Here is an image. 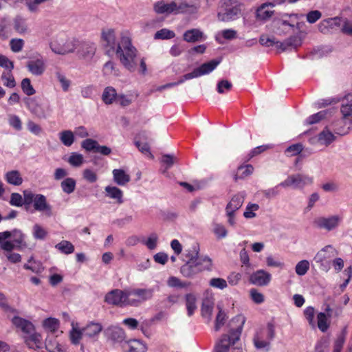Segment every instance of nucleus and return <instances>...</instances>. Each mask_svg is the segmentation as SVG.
<instances>
[{
    "mask_svg": "<svg viewBox=\"0 0 352 352\" xmlns=\"http://www.w3.org/2000/svg\"><path fill=\"white\" fill-rule=\"evenodd\" d=\"M50 46L52 52L58 54L71 53L76 48L74 41L69 39L64 34L54 37Z\"/></svg>",
    "mask_w": 352,
    "mask_h": 352,
    "instance_id": "obj_4",
    "label": "nucleus"
},
{
    "mask_svg": "<svg viewBox=\"0 0 352 352\" xmlns=\"http://www.w3.org/2000/svg\"><path fill=\"white\" fill-rule=\"evenodd\" d=\"M104 300L109 305H116L119 307L130 306L135 305L136 301L129 300V291L113 289L108 292L104 298Z\"/></svg>",
    "mask_w": 352,
    "mask_h": 352,
    "instance_id": "obj_5",
    "label": "nucleus"
},
{
    "mask_svg": "<svg viewBox=\"0 0 352 352\" xmlns=\"http://www.w3.org/2000/svg\"><path fill=\"white\" fill-rule=\"evenodd\" d=\"M274 336V326L272 323H268L265 329H261L256 333L253 339L254 344L257 349L267 348Z\"/></svg>",
    "mask_w": 352,
    "mask_h": 352,
    "instance_id": "obj_6",
    "label": "nucleus"
},
{
    "mask_svg": "<svg viewBox=\"0 0 352 352\" xmlns=\"http://www.w3.org/2000/svg\"><path fill=\"white\" fill-rule=\"evenodd\" d=\"M309 270V262L307 260L299 261L295 267V272L298 276H304Z\"/></svg>",
    "mask_w": 352,
    "mask_h": 352,
    "instance_id": "obj_54",
    "label": "nucleus"
},
{
    "mask_svg": "<svg viewBox=\"0 0 352 352\" xmlns=\"http://www.w3.org/2000/svg\"><path fill=\"white\" fill-rule=\"evenodd\" d=\"M206 36L199 29L193 28L186 31L183 34V39L188 43H195L206 40Z\"/></svg>",
    "mask_w": 352,
    "mask_h": 352,
    "instance_id": "obj_24",
    "label": "nucleus"
},
{
    "mask_svg": "<svg viewBox=\"0 0 352 352\" xmlns=\"http://www.w3.org/2000/svg\"><path fill=\"white\" fill-rule=\"evenodd\" d=\"M193 262L195 263L199 272L204 270H209L212 266V260L208 256L200 257L197 255L194 258Z\"/></svg>",
    "mask_w": 352,
    "mask_h": 352,
    "instance_id": "obj_35",
    "label": "nucleus"
},
{
    "mask_svg": "<svg viewBox=\"0 0 352 352\" xmlns=\"http://www.w3.org/2000/svg\"><path fill=\"white\" fill-rule=\"evenodd\" d=\"M102 72L103 74L106 76H120V70L116 67L114 63L112 61H108L104 65Z\"/></svg>",
    "mask_w": 352,
    "mask_h": 352,
    "instance_id": "obj_50",
    "label": "nucleus"
},
{
    "mask_svg": "<svg viewBox=\"0 0 352 352\" xmlns=\"http://www.w3.org/2000/svg\"><path fill=\"white\" fill-rule=\"evenodd\" d=\"M129 291V300L136 301L135 305L130 306L137 307L141 302L151 299L153 296V288H137Z\"/></svg>",
    "mask_w": 352,
    "mask_h": 352,
    "instance_id": "obj_9",
    "label": "nucleus"
},
{
    "mask_svg": "<svg viewBox=\"0 0 352 352\" xmlns=\"http://www.w3.org/2000/svg\"><path fill=\"white\" fill-rule=\"evenodd\" d=\"M342 221L339 215H333L328 217H320L314 219V224L318 228L331 231L336 229Z\"/></svg>",
    "mask_w": 352,
    "mask_h": 352,
    "instance_id": "obj_11",
    "label": "nucleus"
},
{
    "mask_svg": "<svg viewBox=\"0 0 352 352\" xmlns=\"http://www.w3.org/2000/svg\"><path fill=\"white\" fill-rule=\"evenodd\" d=\"M21 89L28 96H32L35 94V89L31 85L30 80L28 78L23 79L21 82Z\"/></svg>",
    "mask_w": 352,
    "mask_h": 352,
    "instance_id": "obj_63",
    "label": "nucleus"
},
{
    "mask_svg": "<svg viewBox=\"0 0 352 352\" xmlns=\"http://www.w3.org/2000/svg\"><path fill=\"white\" fill-rule=\"evenodd\" d=\"M153 8L156 13L160 14H177L176 0L170 2L157 1L154 4Z\"/></svg>",
    "mask_w": 352,
    "mask_h": 352,
    "instance_id": "obj_15",
    "label": "nucleus"
},
{
    "mask_svg": "<svg viewBox=\"0 0 352 352\" xmlns=\"http://www.w3.org/2000/svg\"><path fill=\"white\" fill-rule=\"evenodd\" d=\"M118 94L116 90L113 87H107L102 93V100L106 104H111L116 102Z\"/></svg>",
    "mask_w": 352,
    "mask_h": 352,
    "instance_id": "obj_36",
    "label": "nucleus"
},
{
    "mask_svg": "<svg viewBox=\"0 0 352 352\" xmlns=\"http://www.w3.org/2000/svg\"><path fill=\"white\" fill-rule=\"evenodd\" d=\"M67 162L74 167H80L84 163L83 155L80 153L73 152L67 159Z\"/></svg>",
    "mask_w": 352,
    "mask_h": 352,
    "instance_id": "obj_49",
    "label": "nucleus"
},
{
    "mask_svg": "<svg viewBox=\"0 0 352 352\" xmlns=\"http://www.w3.org/2000/svg\"><path fill=\"white\" fill-rule=\"evenodd\" d=\"M303 150V145L297 143L288 146L285 151V155L287 157H293L300 154Z\"/></svg>",
    "mask_w": 352,
    "mask_h": 352,
    "instance_id": "obj_53",
    "label": "nucleus"
},
{
    "mask_svg": "<svg viewBox=\"0 0 352 352\" xmlns=\"http://www.w3.org/2000/svg\"><path fill=\"white\" fill-rule=\"evenodd\" d=\"M245 322V318L243 315H237L232 319L229 334L223 335L217 342L215 352H228L230 347L239 340Z\"/></svg>",
    "mask_w": 352,
    "mask_h": 352,
    "instance_id": "obj_2",
    "label": "nucleus"
},
{
    "mask_svg": "<svg viewBox=\"0 0 352 352\" xmlns=\"http://www.w3.org/2000/svg\"><path fill=\"white\" fill-rule=\"evenodd\" d=\"M272 276L270 273L263 270H257L250 277V282L257 286H265L271 280Z\"/></svg>",
    "mask_w": 352,
    "mask_h": 352,
    "instance_id": "obj_17",
    "label": "nucleus"
},
{
    "mask_svg": "<svg viewBox=\"0 0 352 352\" xmlns=\"http://www.w3.org/2000/svg\"><path fill=\"white\" fill-rule=\"evenodd\" d=\"M219 63L220 61L217 60H212L208 63H204L200 67L194 69L192 72L184 75L177 82H170L158 87L157 88V91H161L165 89H168L179 85L183 83L185 80L208 74L212 72Z\"/></svg>",
    "mask_w": 352,
    "mask_h": 352,
    "instance_id": "obj_3",
    "label": "nucleus"
},
{
    "mask_svg": "<svg viewBox=\"0 0 352 352\" xmlns=\"http://www.w3.org/2000/svg\"><path fill=\"white\" fill-rule=\"evenodd\" d=\"M43 325L46 330L55 332L59 327V321L54 318H48L43 320Z\"/></svg>",
    "mask_w": 352,
    "mask_h": 352,
    "instance_id": "obj_51",
    "label": "nucleus"
},
{
    "mask_svg": "<svg viewBox=\"0 0 352 352\" xmlns=\"http://www.w3.org/2000/svg\"><path fill=\"white\" fill-rule=\"evenodd\" d=\"M336 140L334 134L327 129H324L320 132L317 135V142L320 145L328 146Z\"/></svg>",
    "mask_w": 352,
    "mask_h": 352,
    "instance_id": "obj_32",
    "label": "nucleus"
},
{
    "mask_svg": "<svg viewBox=\"0 0 352 352\" xmlns=\"http://www.w3.org/2000/svg\"><path fill=\"white\" fill-rule=\"evenodd\" d=\"M6 182L13 186H20L23 183V178L19 170H12L8 171L4 176Z\"/></svg>",
    "mask_w": 352,
    "mask_h": 352,
    "instance_id": "obj_31",
    "label": "nucleus"
},
{
    "mask_svg": "<svg viewBox=\"0 0 352 352\" xmlns=\"http://www.w3.org/2000/svg\"><path fill=\"white\" fill-rule=\"evenodd\" d=\"M106 336L116 342H121L125 339L124 330L117 326H111L104 331Z\"/></svg>",
    "mask_w": 352,
    "mask_h": 352,
    "instance_id": "obj_22",
    "label": "nucleus"
},
{
    "mask_svg": "<svg viewBox=\"0 0 352 352\" xmlns=\"http://www.w3.org/2000/svg\"><path fill=\"white\" fill-rule=\"evenodd\" d=\"M219 312L216 317L214 329L218 331L221 327L225 324L226 320V314L223 310L218 307Z\"/></svg>",
    "mask_w": 352,
    "mask_h": 352,
    "instance_id": "obj_58",
    "label": "nucleus"
},
{
    "mask_svg": "<svg viewBox=\"0 0 352 352\" xmlns=\"http://www.w3.org/2000/svg\"><path fill=\"white\" fill-rule=\"evenodd\" d=\"M240 12L241 10L236 6H226L221 8L217 16L219 21L226 22L238 18Z\"/></svg>",
    "mask_w": 352,
    "mask_h": 352,
    "instance_id": "obj_13",
    "label": "nucleus"
},
{
    "mask_svg": "<svg viewBox=\"0 0 352 352\" xmlns=\"http://www.w3.org/2000/svg\"><path fill=\"white\" fill-rule=\"evenodd\" d=\"M214 307V301L212 298H205L201 306V314L204 317L210 319Z\"/></svg>",
    "mask_w": 352,
    "mask_h": 352,
    "instance_id": "obj_43",
    "label": "nucleus"
},
{
    "mask_svg": "<svg viewBox=\"0 0 352 352\" xmlns=\"http://www.w3.org/2000/svg\"><path fill=\"white\" fill-rule=\"evenodd\" d=\"M236 37V32L232 29H226L218 32L215 36L216 41L219 43H223L222 38L232 40Z\"/></svg>",
    "mask_w": 352,
    "mask_h": 352,
    "instance_id": "obj_39",
    "label": "nucleus"
},
{
    "mask_svg": "<svg viewBox=\"0 0 352 352\" xmlns=\"http://www.w3.org/2000/svg\"><path fill=\"white\" fill-rule=\"evenodd\" d=\"M129 352H146L147 347L145 344L138 340H130L127 343Z\"/></svg>",
    "mask_w": 352,
    "mask_h": 352,
    "instance_id": "obj_41",
    "label": "nucleus"
},
{
    "mask_svg": "<svg viewBox=\"0 0 352 352\" xmlns=\"http://www.w3.org/2000/svg\"><path fill=\"white\" fill-rule=\"evenodd\" d=\"M313 182V178L303 174H293L287 177L279 186L283 188L292 187L295 189H302L305 186L310 185Z\"/></svg>",
    "mask_w": 352,
    "mask_h": 352,
    "instance_id": "obj_7",
    "label": "nucleus"
},
{
    "mask_svg": "<svg viewBox=\"0 0 352 352\" xmlns=\"http://www.w3.org/2000/svg\"><path fill=\"white\" fill-rule=\"evenodd\" d=\"M300 45V40L297 36H291L283 43H279L280 48L283 51L288 50L289 47L296 49Z\"/></svg>",
    "mask_w": 352,
    "mask_h": 352,
    "instance_id": "obj_47",
    "label": "nucleus"
},
{
    "mask_svg": "<svg viewBox=\"0 0 352 352\" xmlns=\"http://www.w3.org/2000/svg\"><path fill=\"white\" fill-rule=\"evenodd\" d=\"M55 248L65 254H69L74 252V246L68 241L63 240L55 245Z\"/></svg>",
    "mask_w": 352,
    "mask_h": 352,
    "instance_id": "obj_46",
    "label": "nucleus"
},
{
    "mask_svg": "<svg viewBox=\"0 0 352 352\" xmlns=\"http://www.w3.org/2000/svg\"><path fill=\"white\" fill-rule=\"evenodd\" d=\"M244 196L242 194L235 195L228 204L226 210H229L230 213L235 212L242 206Z\"/></svg>",
    "mask_w": 352,
    "mask_h": 352,
    "instance_id": "obj_33",
    "label": "nucleus"
},
{
    "mask_svg": "<svg viewBox=\"0 0 352 352\" xmlns=\"http://www.w3.org/2000/svg\"><path fill=\"white\" fill-rule=\"evenodd\" d=\"M76 182L72 177H66L60 182V188L67 195L73 193L76 189Z\"/></svg>",
    "mask_w": 352,
    "mask_h": 352,
    "instance_id": "obj_37",
    "label": "nucleus"
},
{
    "mask_svg": "<svg viewBox=\"0 0 352 352\" xmlns=\"http://www.w3.org/2000/svg\"><path fill=\"white\" fill-rule=\"evenodd\" d=\"M5 235L2 236V241L1 244L8 241L9 238H12V241H9L10 243H12L14 248H16V250H21L28 247V245L25 242V234L22 232L21 230L14 229L11 231H4L1 232Z\"/></svg>",
    "mask_w": 352,
    "mask_h": 352,
    "instance_id": "obj_8",
    "label": "nucleus"
},
{
    "mask_svg": "<svg viewBox=\"0 0 352 352\" xmlns=\"http://www.w3.org/2000/svg\"><path fill=\"white\" fill-rule=\"evenodd\" d=\"M102 38L105 42V46L109 47L113 51H116L118 44L116 41V34L113 29L103 30Z\"/></svg>",
    "mask_w": 352,
    "mask_h": 352,
    "instance_id": "obj_28",
    "label": "nucleus"
},
{
    "mask_svg": "<svg viewBox=\"0 0 352 352\" xmlns=\"http://www.w3.org/2000/svg\"><path fill=\"white\" fill-rule=\"evenodd\" d=\"M253 170L254 167L251 164L239 166L235 175V180H237L238 179H243L250 175L253 173Z\"/></svg>",
    "mask_w": 352,
    "mask_h": 352,
    "instance_id": "obj_48",
    "label": "nucleus"
},
{
    "mask_svg": "<svg viewBox=\"0 0 352 352\" xmlns=\"http://www.w3.org/2000/svg\"><path fill=\"white\" fill-rule=\"evenodd\" d=\"M78 55L85 60H91L96 51V45L91 42H82L78 45Z\"/></svg>",
    "mask_w": 352,
    "mask_h": 352,
    "instance_id": "obj_14",
    "label": "nucleus"
},
{
    "mask_svg": "<svg viewBox=\"0 0 352 352\" xmlns=\"http://www.w3.org/2000/svg\"><path fill=\"white\" fill-rule=\"evenodd\" d=\"M185 300L188 315L191 316L197 308V298L195 294L190 293L185 296Z\"/></svg>",
    "mask_w": 352,
    "mask_h": 352,
    "instance_id": "obj_38",
    "label": "nucleus"
},
{
    "mask_svg": "<svg viewBox=\"0 0 352 352\" xmlns=\"http://www.w3.org/2000/svg\"><path fill=\"white\" fill-rule=\"evenodd\" d=\"M60 142L66 146H70L74 142V133L70 130L63 131L59 133Z\"/></svg>",
    "mask_w": 352,
    "mask_h": 352,
    "instance_id": "obj_45",
    "label": "nucleus"
},
{
    "mask_svg": "<svg viewBox=\"0 0 352 352\" xmlns=\"http://www.w3.org/2000/svg\"><path fill=\"white\" fill-rule=\"evenodd\" d=\"M33 236L36 239L43 240L47 236V231L38 224H35L33 227Z\"/></svg>",
    "mask_w": 352,
    "mask_h": 352,
    "instance_id": "obj_64",
    "label": "nucleus"
},
{
    "mask_svg": "<svg viewBox=\"0 0 352 352\" xmlns=\"http://www.w3.org/2000/svg\"><path fill=\"white\" fill-rule=\"evenodd\" d=\"M115 52L120 62L126 69L131 72L136 70L138 52L133 45L129 36L125 34L121 36L120 41L118 43Z\"/></svg>",
    "mask_w": 352,
    "mask_h": 352,
    "instance_id": "obj_1",
    "label": "nucleus"
},
{
    "mask_svg": "<svg viewBox=\"0 0 352 352\" xmlns=\"http://www.w3.org/2000/svg\"><path fill=\"white\" fill-rule=\"evenodd\" d=\"M34 208L35 210L44 212L47 217L52 215V207L47 202V198L42 194H37L34 202Z\"/></svg>",
    "mask_w": 352,
    "mask_h": 352,
    "instance_id": "obj_16",
    "label": "nucleus"
},
{
    "mask_svg": "<svg viewBox=\"0 0 352 352\" xmlns=\"http://www.w3.org/2000/svg\"><path fill=\"white\" fill-rule=\"evenodd\" d=\"M72 329L69 331V340L72 344L78 345L84 336L82 329L79 327L78 323L72 321L71 323Z\"/></svg>",
    "mask_w": 352,
    "mask_h": 352,
    "instance_id": "obj_27",
    "label": "nucleus"
},
{
    "mask_svg": "<svg viewBox=\"0 0 352 352\" xmlns=\"http://www.w3.org/2000/svg\"><path fill=\"white\" fill-rule=\"evenodd\" d=\"M45 348L49 352H65L64 347L54 339L47 340Z\"/></svg>",
    "mask_w": 352,
    "mask_h": 352,
    "instance_id": "obj_52",
    "label": "nucleus"
},
{
    "mask_svg": "<svg viewBox=\"0 0 352 352\" xmlns=\"http://www.w3.org/2000/svg\"><path fill=\"white\" fill-rule=\"evenodd\" d=\"M14 30L19 34H25L28 32V27L26 21L21 17H16L14 20Z\"/></svg>",
    "mask_w": 352,
    "mask_h": 352,
    "instance_id": "obj_42",
    "label": "nucleus"
},
{
    "mask_svg": "<svg viewBox=\"0 0 352 352\" xmlns=\"http://www.w3.org/2000/svg\"><path fill=\"white\" fill-rule=\"evenodd\" d=\"M336 255V250L331 245H327L320 250L315 256L314 261L323 266V262L331 258Z\"/></svg>",
    "mask_w": 352,
    "mask_h": 352,
    "instance_id": "obj_23",
    "label": "nucleus"
},
{
    "mask_svg": "<svg viewBox=\"0 0 352 352\" xmlns=\"http://www.w3.org/2000/svg\"><path fill=\"white\" fill-rule=\"evenodd\" d=\"M327 318V316L325 313L320 312L318 314V327L322 332H325L329 328Z\"/></svg>",
    "mask_w": 352,
    "mask_h": 352,
    "instance_id": "obj_55",
    "label": "nucleus"
},
{
    "mask_svg": "<svg viewBox=\"0 0 352 352\" xmlns=\"http://www.w3.org/2000/svg\"><path fill=\"white\" fill-rule=\"evenodd\" d=\"M274 4L272 3H265L260 6L256 11V20L265 21L270 19L274 14Z\"/></svg>",
    "mask_w": 352,
    "mask_h": 352,
    "instance_id": "obj_21",
    "label": "nucleus"
},
{
    "mask_svg": "<svg viewBox=\"0 0 352 352\" xmlns=\"http://www.w3.org/2000/svg\"><path fill=\"white\" fill-rule=\"evenodd\" d=\"M102 330V326L99 322H90L82 328V331L85 337L95 338Z\"/></svg>",
    "mask_w": 352,
    "mask_h": 352,
    "instance_id": "obj_25",
    "label": "nucleus"
},
{
    "mask_svg": "<svg viewBox=\"0 0 352 352\" xmlns=\"http://www.w3.org/2000/svg\"><path fill=\"white\" fill-rule=\"evenodd\" d=\"M27 68L32 74L41 76L46 69L45 61L42 57L30 60L27 63Z\"/></svg>",
    "mask_w": 352,
    "mask_h": 352,
    "instance_id": "obj_20",
    "label": "nucleus"
},
{
    "mask_svg": "<svg viewBox=\"0 0 352 352\" xmlns=\"http://www.w3.org/2000/svg\"><path fill=\"white\" fill-rule=\"evenodd\" d=\"M340 18L335 17L331 18L321 21L318 25V29L322 33H326L328 31V28H332L333 25H339Z\"/></svg>",
    "mask_w": 352,
    "mask_h": 352,
    "instance_id": "obj_40",
    "label": "nucleus"
},
{
    "mask_svg": "<svg viewBox=\"0 0 352 352\" xmlns=\"http://www.w3.org/2000/svg\"><path fill=\"white\" fill-rule=\"evenodd\" d=\"M12 322L18 331H21L25 336L31 334L34 331V326L30 321L19 316H14L12 319Z\"/></svg>",
    "mask_w": 352,
    "mask_h": 352,
    "instance_id": "obj_18",
    "label": "nucleus"
},
{
    "mask_svg": "<svg viewBox=\"0 0 352 352\" xmlns=\"http://www.w3.org/2000/svg\"><path fill=\"white\" fill-rule=\"evenodd\" d=\"M193 250L192 252H189L186 254V257L188 258V261L181 267L180 272L182 275L185 277H192L196 274L199 273V270H197L195 263L193 262V259L198 254V246L194 245L192 247Z\"/></svg>",
    "mask_w": 352,
    "mask_h": 352,
    "instance_id": "obj_10",
    "label": "nucleus"
},
{
    "mask_svg": "<svg viewBox=\"0 0 352 352\" xmlns=\"http://www.w3.org/2000/svg\"><path fill=\"white\" fill-rule=\"evenodd\" d=\"M98 143L96 140L87 138L81 142V147L87 151H96Z\"/></svg>",
    "mask_w": 352,
    "mask_h": 352,
    "instance_id": "obj_57",
    "label": "nucleus"
},
{
    "mask_svg": "<svg viewBox=\"0 0 352 352\" xmlns=\"http://www.w3.org/2000/svg\"><path fill=\"white\" fill-rule=\"evenodd\" d=\"M344 118H352V94H349L342 100L340 109Z\"/></svg>",
    "mask_w": 352,
    "mask_h": 352,
    "instance_id": "obj_30",
    "label": "nucleus"
},
{
    "mask_svg": "<svg viewBox=\"0 0 352 352\" xmlns=\"http://www.w3.org/2000/svg\"><path fill=\"white\" fill-rule=\"evenodd\" d=\"M1 80H3V85L8 87L13 88L16 86L14 76L10 71L8 73L4 72L2 74Z\"/></svg>",
    "mask_w": 352,
    "mask_h": 352,
    "instance_id": "obj_62",
    "label": "nucleus"
},
{
    "mask_svg": "<svg viewBox=\"0 0 352 352\" xmlns=\"http://www.w3.org/2000/svg\"><path fill=\"white\" fill-rule=\"evenodd\" d=\"M177 14H194L199 7V0H176Z\"/></svg>",
    "mask_w": 352,
    "mask_h": 352,
    "instance_id": "obj_12",
    "label": "nucleus"
},
{
    "mask_svg": "<svg viewBox=\"0 0 352 352\" xmlns=\"http://www.w3.org/2000/svg\"><path fill=\"white\" fill-rule=\"evenodd\" d=\"M23 268L27 270H30L33 273L36 274H40L44 270L41 263L38 261H33L31 264L25 263L23 265Z\"/></svg>",
    "mask_w": 352,
    "mask_h": 352,
    "instance_id": "obj_56",
    "label": "nucleus"
},
{
    "mask_svg": "<svg viewBox=\"0 0 352 352\" xmlns=\"http://www.w3.org/2000/svg\"><path fill=\"white\" fill-rule=\"evenodd\" d=\"M25 339L27 345L30 348L34 349L42 348L43 342L41 336L39 333H35L34 331L31 334L25 336Z\"/></svg>",
    "mask_w": 352,
    "mask_h": 352,
    "instance_id": "obj_29",
    "label": "nucleus"
},
{
    "mask_svg": "<svg viewBox=\"0 0 352 352\" xmlns=\"http://www.w3.org/2000/svg\"><path fill=\"white\" fill-rule=\"evenodd\" d=\"M232 85L227 80H222L217 83V91L219 94H226L231 90Z\"/></svg>",
    "mask_w": 352,
    "mask_h": 352,
    "instance_id": "obj_61",
    "label": "nucleus"
},
{
    "mask_svg": "<svg viewBox=\"0 0 352 352\" xmlns=\"http://www.w3.org/2000/svg\"><path fill=\"white\" fill-rule=\"evenodd\" d=\"M0 249L3 250V254L6 257V258L12 263H17L21 262V256L18 254L13 252L14 250H16V248H14L12 243H10L9 241L1 244Z\"/></svg>",
    "mask_w": 352,
    "mask_h": 352,
    "instance_id": "obj_19",
    "label": "nucleus"
},
{
    "mask_svg": "<svg viewBox=\"0 0 352 352\" xmlns=\"http://www.w3.org/2000/svg\"><path fill=\"white\" fill-rule=\"evenodd\" d=\"M106 197L115 200V203L122 204L124 202L123 192L116 186H107L104 188Z\"/></svg>",
    "mask_w": 352,
    "mask_h": 352,
    "instance_id": "obj_26",
    "label": "nucleus"
},
{
    "mask_svg": "<svg viewBox=\"0 0 352 352\" xmlns=\"http://www.w3.org/2000/svg\"><path fill=\"white\" fill-rule=\"evenodd\" d=\"M24 44L25 42L21 38H12L10 41V49L14 53L21 52L24 47Z\"/></svg>",
    "mask_w": 352,
    "mask_h": 352,
    "instance_id": "obj_60",
    "label": "nucleus"
},
{
    "mask_svg": "<svg viewBox=\"0 0 352 352\" xmlns=\"http://www.w3.org/2000/svg\"><path fill=\"white\" fill-rule=\"evenodd\" d=\"M113 180L119 186H124L129 182L130 175L122 169H114L112 171Z\"/></svg>",
    "mask_w": 352,
    "mask_h": 352,
    "instance_id": "obj_34",
    "label": "nucleus"
},
{
    "mask_svg": "<svg viewBox=\"0 0 352 352\" xmlns=\"http://www.w3.org/2000/svg\"><path fill=\"white\" fill-rule=\"evenodd\" d=\"M212 232L217 239H222L228 236V230L226 226L219 223H213Z\"/></svg>",
    "mask_w": 352,
    "mask_h": 352,
    "instance_id": "obj_44",
    "label": "nucleus"
},
{
    "mask_svg": "<svg viewBox=\"0 0 352 352\" xmlns=\"http://www.w3.org/2000/svg\"><path fill=\"white\" fill-rule=\"evenodd\" d=\"M175 36V34L173 31L164 28L157 31L155 34V39H170Z\"/></svg>",
    "mask_w": 352,
    "mask_h": 352,
    "instance_id": "obj_59",
    "label": "nucleus"
}]
</instances>
